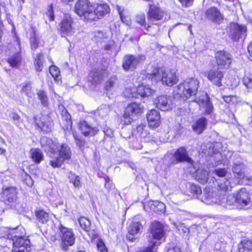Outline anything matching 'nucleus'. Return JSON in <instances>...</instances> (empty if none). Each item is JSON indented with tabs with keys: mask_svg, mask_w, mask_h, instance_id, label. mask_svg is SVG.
I'll use <instances>...</instances> for the list:
<instances>
[{
	"mask_svg": "<svg viewBox=\"0 0 252 252\" xmlns=\"http://www.w3.org/2000/svg\"><path fill=\"white\" fill-rule=\"evenodd\" d=\"M147 73L146 79L151 80L153 84L161 81L163 84L172 86L178 81L175 73L171 70L154 67L152 70L148 69Z\"/></svg>",
	"mask_w": 252,
	"mask_h": 252,
	"instance_id": "1",
	"label": "nucleus"
},
{
	"mask_svg": "<svg viewBox=\"0 0 252 252\" xmlns=\"http://www.w3.org/2000/svg\"><path fill=\"white\" fill-rule=\"evenodd\" d=\"M40 144L45 151L51 154L58 153L59 157L64 160L71 158V151L66 143L59 144L47 137L43 136L40 139Z\"/></svg>",
	"mask_w": 252,
	"mask_h": 252,
	"instance_id": "2",
	"label": "nucleus"
},
{
	"mask_svg": "<svg viewBox=\"0 0 252 252\" xmlns=\"http://www.w3.org/2000/svg\"><path fill=\"white\" fill-rule=\"evenodd\" d=\"M199 82L196 79H187L178 86V94L184 99H188L196 94Z\"/></svg>",
	"mask_w": 252,
	"mask_h": 252,
	"instance_id": "3",
	"label": "nucleus"
},
{
	"mask_svg": "<svg viewBox=\"0 0 252 252\" xmlns=\"http://www.w3.org/2000/svg\"><path fill=\"white\" fill-rule=\"evenodd\" d=\"M6 238L11 240L13 245V252H28L30 251V241L15 234V230H9Z\"/></svg>",
	"mask_w": 252,
	"mask_h": 252,
	"instance_id": "4",
	"label": "nucleus"
},
{
	"mask_svg": "<svg viewBox=\"0 0 252 252\" xmlns=\"http://www.w3.org/2000/svg\"><path fill=\"white\" fill-rule=\"evenodd\" d=\"M145 126L139 125L135 129H134L131 136H127L125 134V130L123 132L124 138H135L136 140H133L132 142V146L135 149H139L142 148V145L141 144V140L146 138L149 134L147 130L145 129Z\"/></svg>",
	"mask_w": 252,
	"mask_h": 252,
	"instance_id": "5",
	"label": "nucleus"
},
{
	"mask_svg": "<svg viewBox=\"0 0 252 252\" xmlns=\"http://www.w3.org/2000/svg\"><path fill=\"white\" fill-rule=\"evenodd\" d=\"M58 229L60 232L62 243L61 247L64 251L68 249L69 246H72L75 243V237L71 229L60 224Z\"/></svg>",
	"mask_w": 252,
	"mask_h": 252,
	"instance_id": "6",
	"label": "nucleus"
},
{
	"mask_svg": "<svg viewBox=\"0 0 252 252\" xmlns=\"http://www.w3.org/2000/svg\"><path fill=\"white\" fill-rule=\"evenodd\" d=\"M173 163L186 162L189 165L196 168L197 163L189 156L188 152L185 147H180L176 150L173 155Z\"/></svg>",
	"mask_w": 252,
	"mask_h": 252,
	"instance_id": "7",
	"label": "nucleus"
},
{
	"mask_svg": "<svg viewBox=\"0 0 252 252\" xmlns=\"http://www.w3.org/2000/svg\"><path fill=\"white\" fill-rule=\"evenodd\" d=\"M93 9V5L89 0H78L74 6L75 12L87 21H89V16Z\"/></svg>",
	"mask_w": 252,
	"mask_h": 252,
	"instance_id": "8",
	"label": "nucleus"
},
{
	"mask_svg": "<svg viewBox=\"0 0 252 252\" xmlns=\"http://www.w3.org/2000/svg\"><path fill=\"white\" fill-rule=\"evenodd\" d=\"M145 60V56L142 55L137 56L126 55L123 58V67L126 71L133 70Z\"/></svg>",
	"mask_w": 252,
	"mask_h": 252,
	"instance_id": "9",
	"label": "nucleus"
},
{
	"mask_svg": "<svg viewBox=\"0 0 252 252\" xmlns=\"http://www.w3.org/2000/svg\"><path fill=\"white\" fill-rule=\"evenodd\" d=\"M247 27L236 23H231L228 27L229 37L234 41H238L242 37L246 36Z\"/></svg>",
	"mask_w": 252,
	"mask_h": 252,
	"instance_id": "10",
	"label": "nucleus"
},
{
	"mask_svg": "<svg viewBox=\"0 0 252 252\" xmlns=\"http://www.w3.org/2000/svg\"><path fill=\"white\" fill-rule=\"evenodd\" d=\"M148 241L152 239L156 240H161L165 235L163 225L159 221L152 222L149 229Z\"/></svg>",
	"mask_w": 252,
	"mask_h": 252,
	"instance_id": "11",
	"label": "nucleus"
},
{
	"mask_svg": "<svg viewBox=\"0 0 252 252\" xmlns=\"http://www.w3.org/2000/svg\"><path fill=\"white\" fill-rule=\"evenodd\" d=\"M237 205L238 209H247L251 206L250 194L246 189H240L236 193Z\"/></svg>",
	"mask_w": 252,
	"mask_h": 252,
	"instance_id": "12",
	"label": "nucleus"
},
{
	"mask_svg": "<svg viewBox=\"0 0 252 252\" xmlns=\"http://www.w3.org/2000/svg\"><path fill=\"white\" fill-rule=\"evenodd\" d=\"M60 32L62 37L71 36L74 33L73 21L71 17L66 14L61 21Z\"/></svg>",
	"mask_w": 252,
	"mask_h": 252,
	"instance_id": "13",
	"label": "nucleus"
},
{
	"mask_svg": "<svg viewBox=\"0 0 252 252\" xmlns=\"http://www.w3.org/2000/svg\"><path fill=\"white\" fill-rule=\"evenodd\" d=\"M126 91L129 94L128 97L134 98L148 97L153 93V90L148 85L143 84L136 88L128 89Z\"/></svg>",
	"mask_w": 252,
	"mask_h": 252,
	"instance_id": "14",
	"label": "nucleus"
},
{
	"mask_svg": "<svg viewBox=\"0 0 252 252\" xmlns=\"http://www.w3.org/2000/svg\"><path fill=\"white\" fill-rule=\"evenodd\" d=\"M93 9L90 14L89 21H95L101 18L110 11V8L108 4L102 3L100 4H94Z\"/></svg>",
	"mask_w": 252,
	"mask_h": 252,
	"instance_id": "15",
	"label": "nucleus"
},
{
	"mask_svg": "<svg viewBox=\"0 0 252 252\" xmlns=\"http://www.w3.org/2000/svg\"><path fill=\"white\" fill-rule=\"evenodd\" d=\"M196 94L197 96L193 101L197 103L201 108L204 109L206 114H210L213 111V106L208 94L203 92L196 93Z\"/></svg>",
	"mask_w": 252,
	"mask_h": 252,
	"instance_id": "16",
	"label": "nucleus"
},
{
	"mask_svg": "<svg viewBox=\"0 0 252 252\" xmlns=\"http://www.w3.org/2000/svg\"><path fill=\"white\" fill-rule=\"evenodd\" d=\"M216 63L220 68H228L231 64V55L224 51H218L215 54Z\"/></svg>",
	"mask_w": 252,
	"mask_h": 252,
	"instance_id": "17",
	"label": "nucleus"
},
{
	"mask_svg": "<svg viewBox=\"0 0 252 252\" xmlns=\"http://www.w3.org/2000/svg\"><path fill=\"white\" fill-rule=\"evenodd\" d=\"M165 14L166 11L160 7L150 5L147 18L150 23L155 24V22L161 20Z\"/></svg>",
	"mask_w": 252,
	"mask_h": 252,
	"instance_id": "18",
	"label": "nucleus"
},
{
	"mask_svg": "<svg viewBox=\"0 0 252 252\" xmlns=\"http://www.w3.org/2000/svg\"><path fill=\"white\" fill-rule=\"evenodd\" d=\"M201 200L207 204H220L221 201L220 193L219 195L218 191H214L210 188H206L204 190Z\"/></svg>",
	"mask_w": 252,
	"mask_h": 252,
	"instance_id": "19",
	"label": "nucleus"
},
{
	"mask_svg": "<svg viewBox=\"0 0 252 252\" xmlns=\"http://www.w3.org/2000/svg\"><path fill=\"white\" fill-rule=\"evenodd\" d=\"M224 72L219 67H213L207 72V77L214 85L217 87L222 86L221 81L223 78Z\"/></svg>",
	"mask_w": 252,
	"mask_h": 252,
	"instance_id": "20",
	"label": "nucleus"
},
{
	"mask_svg": "<svg viewBox=\"0 0 252 252\" xmlns=\"http://www.w3.org/2000/svg\"><path fill=\"white\" fill-rule=\"evenodd\" d=\"M34 122L38 127L45 133L50 132L53 126V120L48 115H42L39 119L35 117Z\"/></svg>",
	"mask_w": 252,
	"mask_h": 252,
	"instance_id": "21",
	"label": "nucleus"
},
{
	"mask_svg": "<svg viewBox=\"0 0 252 252\" xmlns=\"http://www.w3.org/2000/svg\"><path fill=\"white\" fill-rule=\"evenodd\" d=\"M154 104L156 107L161 111H165L171 109V97L167 95H161L154 100Z\"/></svg>",
	"mask_w": 252,
	"mask_h": 252,
	"instance_id": "22",
	"label": "nucleus"
},
{
	"mask_svg": "<svg viewBox=\"0 0 252 252\" xmlns=\"http://www.w3.org/2000/svg\"><path fill=\"white\" fill-rule=\"evenodd\" d=\"M206 18L213 23L220 24L223 17L220 10L216 7L213 6L209 8L205 12Z\"/></svg>",
	"mask_w": 252,
	"mask_h": 252,
	"instance_id": "23",
	"label": "nucleus"
},
{
	"mask_svg": "<svg viewBox=\"0 0 252 252\" xmlns=\"http://www.w3.org/2000/svg\"><path fill=\"white\" fill-rule=\"evenodd\" d=\"M106 73V70L102 68H94L90 72L88 80L93 84H99L103 80Z\"/></svg>",
	"mask_w": 252,
	"mask_h": 252,
	"instance_id": "24",
	"label": "nucleus"
},
{
	"mask_svg": "<svg viewBox=\"0 0 252 252\" xmlns=\"http://www.w3.org/2000/svg\"><path fill=\"white\" fill-rule=\"evenodd\" d=\"M143 229V224L142 222L134 220L130 224L128 228V234L127 239L131 241L135 242L137 239L134 237V235L140 233Z\"/></svg>",
	"mask_w": 252,
	"mask_h": 252,
	"instance_id": "25",
	"label": "nucleus"
},
{
	"mask_svg": "<svg viewBox=\"0 0 252 252\" xmlns=\"http://www.w3.org/2000/svg\"><path fill=\"white\" fill-rule=\"evenodd\" d=\"M17 191L15 188H6L2 192V198L6 204L15 203L17 200Z\"/></svg>",
	"mask_w": 252,
	"mask_h": 252,
	"instance_id": "26",
	"label": "nucleus"
},
{
	"mask_svg": "<svg viewBox=\"0 0 252 252\" xmlns=\"http://www.w3.org/2000/svg\"><path fill=\"white\" fill-rule=\"evenodd\" d=\"M79 128L82 134L85 136H93L98 131L95 126H92L87 121H81L79 124Z\"/></svg>",
	"mask_w": 252,
	"mask_h": 252,
	"instance_id": "27",
	"label": "nucleus"
},
{
	"mask_svg": "<svg viewBox=\"0 0 252 252\" xmlns=\"http://www.w3.org/2000/svg\"><path fill=\"white\" fill-rule=\"evenodd\" d=\"M143 108V105L141 103H129L126 108L124 116L125 117H132L136 114L141 113Z\"/></svg>",
	"mask_w": 252,
	"mask_h": 252,
	"instance_id": "28",
	"label": "nucleus"
},
{
	"mask_svg": "<svg viewBox=\"0 0 252 252\" xmlns=\"http://www.w3.org/2000/svg\"><path fill=\"white\" fill-rule=\"evenodd\" d=\"M16 43L19 48L18 52L10 56L7 59V62L13 67H18L21 64L22 61V56L20 53V41L18 37H16Z\"/></svg>",
	"mask_w": 252,
	"mask_h": 252,
	"instance_id": "29",
	"label": "nucleus"
},
{
	"mask_svg": "<svg viewBox=\"0 0 252 252\" xmlns=\"http://www.w3.org/2000/svg\"><path fill=\"white\" fill-rule=\"evenodd\" d=\"M147 118L150 127L154 128L159 126L160 116L158 111L154 109L150 110L147 113Z\"/></svg>",
	"mask_w": 252,
	"mask_h": 252,
	"instance_id": "30",
	"label": "nucleus"
},
{
	"mask_svg": "<svg viewBox=\"0 0 252 252\" xmlns=\"http://www.w3.org/2000/svg\"><path fill=\"white\" fill-rule=\"evenodd\" d=\"M79 222L80 227L88 233V235L92 241L97 237V234L95 231L91 230V222L88 219L85 217H81L79 219Z\"/></svg>",
	"mask_w": 252,
	"mask_h": 252,
	"instance_id": "31",
	"label": "nucleus"
},
{
	"mask_svg": "<svg viewBox=\"0 0 252 252\" xmlns=\"http://www.w3.org/2000/svg\"><path fill=\"white\" fill-rule=\"evenodd\" d=\"M245 167V165L242 162L236 161L233 163L232 171L237 178L241 179L244 177Z\"/></svg>",
	"mask_w": 252,
	"mask_h": 252,
	"instance_id": "32",
	"label": "nucleus"
},
{
	"mask_svg": "<svg viewBox=\"0 0 252 252\" xmlns=\"http://www.w3.org/2000/svg\"><path fill=\"white\" fill-rule=\"evenodd\" d=\"M220 147V144L219 143H216V146L214 145L212 149L213 155H211L212 158L214 159L216 162L218 164L220 163L221 161L223 160V157L225 159H227L228 158L226 157V155L225 154V151H224L223 153H220L219 151L217 150L216 148Z\"/></svg>",
	"mask_w": 252,
	"mask_h": 252,
	"instance_id": "33",
	"label": "nucleus"
},
{
	"mask_svg": "<svg viewBox=\"0 0 252 252\" xmlns=\"http://www.w3.org/2000/svg\"><path fill=\"white\" fill-rule=\"evenodd\" d=\"M207 125V119L204 117L199 119L192 126L193 130L198 134L201 133L205 129Z\"/></svg>",
	"mask_w": 252,
	"mask_h": 252,
	"instance_id": "34",
	"label": "nucleus"
},
{
	"mask_svg": "<svg viewBox=\"0 0 252 252\" xmlns=\"http://www.w3.org/2000/svg\"><path fill=\"white\" fill-rule=\"evenodd\" d=\"M239 252H252V240L245 239L238 245Z\"/></svg>",
	"mask_w": 252,
	"mask_h": 252,
	"instance_id": "35",
	"label": "nucleus"
},
{
	"mask_svg": "<svg viewBox=\"0 0 252 252\" xmlns=\"http://www.w3.org/2000/svg\"><path fill=\"white\" fill-rule=\"evenodd\" d=\"M197 167L194 169V171H196V180L201 184H205L208 182L209 179V174L207 170H197Z\"/></svg>",
	"mask_w": 252,
	"mask_h": 252,
	"instance_id": "36",
	"label": "nucleus"
},
{
	"mask_svg": "<svg viewBox=\"0 0 252 252\" xmlns=\"http://www.w3.org/2000/svg\"><path fill=\"white\" fill-rule=\"evenodd\" d=\"M30 152L31 158L35 163H39L43 159V154L40 149H32Z\"/></svg>",
	"mask_w": 252,
	"mask_h": 252,
	"instance_id": "37",
	"label": "nucleus"
},
{
	"mask_svg": "<svg viewBox=\"0 0 252 252\" xmlns=\"http://www.w3.org/2000/svg\"><path fill=\"white\" fill-rule=\"evenodd\" d=\"M150 208L152 210L155 212H164L165 209V206L164 203L161 202L155 201L151 202L149 203Z\"/></svg>",
	"mask_w": 252,
	"mask_h": 252,
	"instance_id": "38",
	"label": "nucleus"
},
{
	"mask_svg": "<svg viewBox=\"0 0 252 252\" xmlns=\"http://www.w3.org/2000/svg\"><path fill=\"white\" fill-rule=\"evenodd\" d=\"M135 20L136 23L140 24L141 26H143L147 31H149L150 29L152 28L151 26L147 24L144 13H142L137 14L136 16Z\"/></svg>",
	"mask_w": 252,
	"mask_h": 252,
	"instance_id": "39",
	"label": "nucleus"
},
{
	"mask_svg": "<svg viewBox=\"0 0 252 252\" xmlns=\"http://www.w3.org/2000/svg\"><path fill=\"white\" fill-rule=\"evenodd\" d=\"M36 217L39 222L43 224L47 223L49 220V214L42 210L36 212Z\"/></svg>",
	"mask_w": 252,
	"mask_h": 252,
	"instance_id": "40",
	"label": "nucleus"
},
{
	"mask_svg": "<svg viewBox=\"0 0 252 252\" xmlns=\"http://www.w3.org/2000/svg\"><path fill=\"white\" fill-rule=\"evenodd\" d=\"M38 98L40 101L41 103L44 106H47L48 105V97L46 93L43 90H39L37 93Z\"/></svg>",
	"mask_w": 252,
	"mask_h": 252,
	"instance_id": "41",
	"label": "nucleus"
},
{
	"mask_svg": "<svg viewBox=\"0 0 252 252\" xmlns=\"http://www.w3.org/2000/svg\"><path fill=\"white\" fill-rule=\"evenodd\" d=\"M225 203L226 207L227 206H234L236 207L237 200L236 193L233 194H229L227 196L225 199Z\"/></svg>",
	"mask_w": 252,
	"mask_h": 252,
	"instance_id": "42",
	"label": "nucleus"
},
{
	"mask_svg": "<svg viewBox=\"0 0 252 252\" xmlns=\"http://www.w3.org/2000/svg\"><path fill=\"white\" fill-rule=\"evenodd\" d=\"M43 55L42 54H38L35 59L34 65L36 71H41L42 70V59Z\"/></svg>",
	"mask_w": 252,
	"mask_h": 252,
	"instance_id": "43",
	"label": "nucleus"
},
{
	"mask_svg": "<svg viewBox=\"0 0 252 252\" xmlns=\"http://www.w3.org/2000/svg\"><path fill=\"white\" fill-rule=\"evenodd\" d=\"M243 82L247 88H252V75L245 73L243 78Z\"/></svg>",
	"mask_w": 252,
	"mask_h": 252,
	"instance_id": "44",
	"label": "nucleus"
},
{
	"mask_svg": "<svg viewBox=\"0 0 252 252\" xmlns=\"http://www.w3.org/2000/svg\"><path fill=\"white\" fill-rule=\"evenodd\" d=\"M189 190L190 193L195 194L197 198H199V195L201 193V189L200 187L194 184L189 185Z\"/></svg>",
	"mask_w": 252,
	"mask_h": 252,
	"instance_id": "45",
	"label": "nucleus"
},
{
	"mask_svg": "<svg viewBox=\"0 0 252 252\" xmlns=\"http://www.w3.org/2000/svg\"><path fill=\"white\" fill-rule=\"evenodd\" d=\"M64 161V160L59 157L54 159H53L52 160H51L50 161V164L53 168L60 167L61 166Z\"/></svg>",
	"mask_w": 252,
	"mask_h": 252,
	"instance_id": "46",
	"label": "nucleus"
},
{
	"mask_svg": "<svg viewBox=\"0 0 252 252\" xmlns=\"http://www.w3.org/2000/svg\"><path fill=\"white\" fill-rule=\"evenodd\" d=\"M116 80L117 78L116 76L111 77L109 80L106 82L105 86V89L107 91L110 90L114 86Z\"/></svg>",
	"mask_w": 252,
	"mask_h": 252,
	"instance_id": "47",
	"label": "nucleus"
},
{
	"mask_svg": "<svg viewBox=\"0 0 252 252\" xmlns=\"http://www.w3.org/2000/svg\"><path fill=\"white\" fill-rule=\"evenodd\" d=\"M30 43L32 50H35L38 47V40L35 36V33L34 31H33L32 35L30 38Z\"/></svg>",
	"mask_w": 252,
	"mask_h": 252,
	"instance_id": "48",
	"label": "nucleus"
},
{
	"mask_svg": "<svg viewBox=\"0 0 252 252\" xmlns=\"http://www.w3.org/2000/svg\"><path fill=\"white\" fill-rule=\"evenodd\" d=\"M219 188L220 190L223 191L230 190L231 189L230 182L228 180H226L224 182L219 184Z\"/></svg>",
	"mask_w": 252,
	"mask_h": 252,
	"instance_id": "49",
	"label": "nucleus"
},
{
	"mask_svg": "<svg viewBox=\"0 0 252 252\" xmlns=\"http://www.w3.org/2000/svg\"><path fill=\"white\" fill-rule=\"evenodd\" d=\"M73 137L76 145L80 148H83L86 143V141L82 138L78 137L76 134H73Z\"/></svg>",
	"mask_w": 252,
	"mask_h": 252,
	"instance_id": "50",
	"label": "nucleus"
},
{
	"mask_svg": "<svg viewBox=\"0 0 252 252\" xmlns=\"http://www.w3.org/2000/svg\"><path fill=\"white\" fill-rule=\"evenodd\" d=\"M106 38L105 34L102 32L98 31L94 32V38L97 42H100Z\"/></svg>",
	"mask_w": 252,
	"mask_h": 252,
	"instance_id": "51",
	"label": "nucleus"
},
{
	"mask_svg": "<svg viewBox=\"0 0 252 252\" xmlns=\"http://www.w3.org/2000/svg\"><path fill=\"white\" fill-rule=\"evenodd\" d=\"M49 71L51 75L54 78H58L60 74V71L59 68L58 67L54 65H52L50 67Z\"/></svg>",
	"mask_w": 252,
	"mask_h": 252,
	"instance_id": "52",
	"label": "nucleus"
},
{
	"mask_svg": "<svg viewBox=\"0 0 252 252\" xmlns=\"http://www.w3.org/2000/svg\"><path fill=\"white\" fill-rule=\"evenodd\" d=\"M167 252H181V249L174 244H168L167 247Z\"/></svg>",
	"mask_w": 252,
	"mask_h": 252,
	"instance_id": "53",
	"label": "nucleus"
},
{
	"mask_svg": "<svg viewBox=\"0 0 252 252\" xmlns=\"http://www.w3.org/2000/svg\"><path fill=\"white\" fill-rule=\"evenodd\" d=\"M227 171L225 168H219L216 169L214 173L220 177H224L226 174Z\"/></svg>",
	"mask_w": 252,
	"mask_h": 252,
	"instance_id": "54",
	"label": "nucleus"
},
{
	"mask_svg": "<svg viewBox=\"0 0 252 252\" xmlns=\"http://www.w3.org/2000/svg\"><path fill=\"white\" fill-rule=\"evenodd\" d=\"M62 107L63 108L61 114L62 118L68 123V122H70L71 116L67 110L64 108L63 106H62Z\"/></svg>",
	"mask_w": 252,
	"mask_h": 252,
	"instance_id": "55",
	"label": "nucleus"
},
{
	"mask_svg": "<svg viewBox=\"0 0 252 252\" xmlns=\"http://www.w3.org/2000/svg\"><path fill=\"white\" fill-rule=\"evenodd\" d=\"M222 98L225 102L228 103L230 102L234 103L237 100V97L235 95L223 96Z\"/></svg>",
	"mask_w": 252,
	"mask_h": 252,
	"instance_id": "56",
	"label": "nucleus"
},
{
	"mask_svg": "<svg viewBox=\"0 0 252 252\" xmlns=\"http://www.w3.org/2000/svg\"><path fill=\"white\" fill-rule=\"evenodd\" d=\"M70 181L72 183L75 187H79L81 185L80 178L79 176L74 177V181H72V174H71L69 176Z\"/></svg>",
	"mask_w": 252,
	"mask_h": 252,
	"instance_id": "57",
	"label": "nucleus"
},
{
	"mask_svg": "<svg viewBox=\"0 0 252 252\" xmlns=\"http://www.w3.org/2000/svg\"><path fill=\"white\" fill-rule=\"evenodd\" d=\"M97 249L100 252H107V250L104 243L101 241L99 240L97 243Z\"/></svg>",
	"mask_w": 252,
	"mask_h": 252,
	"instance_id": "58",
	"label": "nucleus"
},
{
	"mask_svg": "<svg viewBox=\"0 0 252 252\" xmlns=\"http://www.w3.org/2000/svg\"><path fill=\"white\" fill-rule=\"evenodd\" d=\"M156 242H152L151 247H148L144 249H141L136 251V252H152L153 249H154Z\"/></svg>",
	"mask_w": 252,
	"mask_h": 252,
	"instance_id": "59",
	"label": "nucleus"
},
{
	"mask_svg": "<svg viewBox=\"0 0 252 252\" xmlns=\"http://www.w3.org/2000/svg\"><path fill=\"white\" fill-rule=\"evenodd\" d=\"M47 14L49 17V19L50 21H54V11L52 4H51L49 6V9L47 12Z\"/></svg>",
	"mask_w": 252,
	"mask_h": 252,
	"instance_id": "60",
	"label": "nucleus"
},
{
	"mask_svg": "<svg viewBox=\"0 0 252 252\" xmlns=\"http://www.w3.org/2000/svg\"><path fill=\"white\" fill-rule=\"evenodd\" d=\"M182 5L184 7H189L191 6L193 3L194 0H179Z\"/></svg>",
	"mask_w": 252,
	"mask_h": 252,
	"instance_id": "61",
	"label": "nucleus"
},
{
	"mask_svg": "<svg viewBox=\"0 0 252 252\" xmlns=\"http://www.w3.org/2000/svg\"><path fill=\"white\" fill-rule=\"evenodd\" d=\"M103 132L105 136L112 137L113 136V131L109 127H105L103 128Z\"/></svg>",
	"mask_w": 252,
	"mask_h": 252,
	"instance_id": "62",
	"label": "nucleus"
},
{
	"mask_svg": "<svg viewBox=\"0 0 252 252\" xmlns=\"http://www.w3.org/2000/svg\"><path fill=\"white\" fill-rule=\"evenodd\" d=\"M108 111V108L106 106H104V107H102L101 109H100L99 114H101L102 117H104L107 115Z\"/></svg>",
	"mask_w": 252,
	"mask_h": 252,
	"instance_id": "63",
	"label": "nucleus"
},
{
	"mask_svg": "<svg viewBox=\"0 0 252 252\" xmlns=\"http://www.w3.org/2000/svg\"><path fill=\"white\" fill-rule=\"evenodd\" d=\"M248 51L250 56L252 57V42H251L248 46Z\"/></svg>",
	"mask_w": 252,
	"mask_h": 252,
	"instance_id": "64",
	"label": "nucleus"
}]
</instances>
